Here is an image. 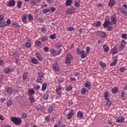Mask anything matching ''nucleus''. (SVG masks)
Returning <instances> with one entry per match:
<instances>
[{
  "mask_svg": "<svg viewBox=\"0 0 127 127\" xmlns=\"http://www.w3.org/2000/svg\"><path fill=\"white\" fill-rule=\"evenodd\" d=\"M35 45L37 46V47H39L40 46H41V42L39 41H36L35 42Z\"/></svg>",
  "mask_w": 127,
  "mask_h": 127,
  "instance_id": "nucleus-45",
  "label": "nucleus"
},
{
  "mask_svg": "<svg viewBox=\"0 0 127 127\" xmlns=\"http://www.w3.org/2000/svg\"><path fill=\"white\" fill-rule=\"evenodd\" d=\"M28 92L29 95L31 96H33V95L35 94V91L32 88L29 89L28 90Z\"/></svg>",
  "mask_w": 127,
  "mask_h": 127,
  "instance_id": "nucleus-18",
  "label": "nucleus"
},
{
  "mask_svg": "<svg viewBox=\"0 0 127 127\" xmlns=\"http://www.w3.org/2000/svg\"><path fill=\"white\" fill-rule=\"evenodd\" d=\"M49 11H50V9L46 8L43 9V13L45 14V13H47V12H49Z\"/></svg>",
  "mask_w": 127,
  "mask_h": 127,
  "instance_id": "nucleus-57",
  "label": "nucleus"
},
{
  "mask_svg": "<svg viewBox=\"0 0 127 127\" xmlns=\"http://www.w3.org/2000/svg\"><path fill=\"white\" fill-rule=\"evenodd\" d=\"M112 92L113 94H116L119 92V89L117 87H114L112 89Z\"/></svg>",
  "mask_w": 127,
  "mask_h": 127,
  "instance_id": "nucleus-34",
  "label": "nucleus"
},
{
  "mask_svg": "<svg viewBox=\"0 0 127 127\" xmlns=\"http://www.w3.org/2000/svg\"><path fill=\"white\" fill-rule=\"evenodd\" d=\"M47 88V84L46 83H44V84H42V91L44 92L45 90H46V88Z\"/></svg>",
  "mask_w": 127,
  "mask_h": 127,
  "instance_id": "nucleus-32",
  "label": "nucleus"
},
{
  "mask_svg": "<svg viewBox=\"0 0 127 127\" xmlns=\"http://www.w3.org/2000/svg\"><path fill=\"white\" fill-rule=\"evenodd\" d=\"M15 5V1L14 0H10L8 3V6L9 7L14 6Z\"/></svg>",
  "mask_w": 127,
  "mask_h": 127,
  "instance_id": "nucleus-15",
  "label": "nucleus"
},
{
  "mask_svg": "<svg viewBox=\"0 0 127 127\" xmlns=\"http://www.w3.org/2000/svg\"><path fill=\"white\" fill-rule=\"evenodd\" d=\"M56 93H57V95H58V96L61 97V93H62V92L61 91V89H58V88H57L56 89Z\"/></svg>",
  "mask_w": 127,
  "mask_h": 127,
  "instance_id": "nucleus-43",
  "label": "nucleus"
},
{
  "mask_svg": "<svg viewBox=\"0 0 127 127\" xmlns=\"http://www.w3.org/2000/svg\"><path fill=\"white\" fill-rule=\"evenodd\" d=\"M37 111H38V112H43V108L41 107V104H39L36 108Z\"/></svg>",
  "mask_w": 127,
  "mask_h": 127,
  "instance_id": "nucleus-33",
  "label": "nucleus"
},
{
  "mask_svg": "<svg viewBox=\"0 0 127 127\" xmlns=\"http://www.w3.org/2000/svg\"><path fill=\"white\" fill-rule=\"evenodd\" d=\"M100 25H101V21H98L93 23V26L98 27L100 26Z\"/></svg>",
  "mask_w": 127,
  "mask_h": 127,
  "instance_id": "nucleus-50",
  "label": "nucleus"
},
{
  "mask_svg": "<svg viewBox=\"0 0 127 127\" xmlns=\"http://www.w3.org/2000/svg\"><path fill=\"white\" fill-rule=\"evenodd\" d=\"M120 46H122V47H124L125 48L126 46V41L122 40Z\"/></svg>",
  "mask_w": 127,
  "mask_h": 127,
  "instance_id": "nucleus-58",
  "label": "nucleus"
},
{
  "mask_svg": "<svg viewBox=\"0 0 127 127\" xmlns=\"http://www.w3.org/2000/svg\"><path fill=\"white\" fill-rule=\"evenodd\" d=\"M120 70L121 72H124L127 70V69L125 67H122L120 68Z\"/></svg>",
  "mask_w": 127,
  "mask_h": 127,
  "instance_id": "nucleus-63",
  "label": "nucleus"
},
{
  "mask_svg": "<svg viewBox=\"0 0 127 127\" xmlns=\"http://www.w3.org/2000/svg\"><path fill=\"white\" fill-rule=\"evenodd\" d=\"M41 40L43 42H45V41H47V40H48V37L46 36H44L41 37Z\"/></svg>",
  "mask_w": 127,
  "mask_h": 127,
  "instance_id": "nucleus-41",
  "label": "nucleus"
},
{
  "mask_svg": "<svg viewBox=\"0 0 127 127\" xmlns=\"http://www.w3.org/2000/svg\"><path fill=\"white\" fill-rule=\"evenodd\" d=\"M11 23V20H10V19H8L6 20V24H7V26H8L9 24Z\"/></svg>",
  "mask_w": 127,
  "mask_h": 127,
  "instance_id": "nucleus-60",
  "label": "nucleus"
},
{
  "mask_svg": "<svg viewBox=\"0 0 127 127\" xmlns=\"http://www.w3.org/2000/svg\"><path fill=\"white\" fill-rule=\"evenodd\" d=\"M109 21L105 20L104 23L103 24V26L104 28H107L109 26Z\"/></svg>",
  "mask_w": 127,
  "mask_h": 127,
  "instance_id": "nucleus-36",
  "label": "nucleus"
},
{
  "mask_svg": "<svg viewBox=\"0 0 127 127\" xmlns=\"http://www.w3.org/2000/svg\"><path fill=\"white\" fill-rule=\"evenodd\" d=\"M12 104H13V101L11 100H8L6 102V105L7 107H11L12 106Z\"/></svg>",
  "mask_w": 127,
  "mask_h": 127,
  "instance_id": "nucleus-30",
  "label": "nucleus"
},
{
  "mask_svg": "<svg viewBox=\"0 0 127 127\" xmlns=\"http://www.w3.org/2000/svg\"><path fill=\"white\" fill-rule=\"evenodd\" d=\"M99 65L101 69H105V68H106V63L103 62H100Z\"/></svg>",
  "mask_w": 127,
  "mask_h": 127,
  "instance_id": "nucleus-27",
  "label": "nucleus"
},
{
  "mask_svg": "<svg viewBox=\"0 0 127 127\" xmlns=\"http://www.w3.org/2000/svg\"><path fill=\"white\" fill-rule=\"evenodd\" d=\"M113 60L114 61L110 64L111 67H113V66H116L117 65V63L118 62V56H115L114 58L113 57Z\"/></svg>",
  "mask_w": 127,
  "mask_h": 127,
  "instance_id": "nucleus-10",
  "label": "nucleus"
},
{
  "mask_svg": "<svg viewBox=\"0 0 127 127\" xmlns=\"http://www.w3.org/2000/svg\"><path fill=\"white\" fill-rule=\"evenodd\" d=\"M55 47L56 49H59V48H61V47H63L62 43H56Z\"/></svg>",
  "mask_w": 127,
  "mask_h": 127,
  "instance_id": "nucleus-20",
  "label": "nucleus"
},
{
  "mask_svg": "<svg viewBox=\"0 0 127 127\" xmlns=\"http://www.w3.org/2000/svg\"><path fill=\"white\" fill-rule=\"evenodd\" d=\"M50 39H56V34L54 33L50 36Z\"/></svg>",
  "mask_w": 127,
  "mask_h": 127,
  "instance_id": "nucleus-49",
  "label": "nucleus"
},
{
  "mask_svg": "<svg viewBox=\"0 0 127 127\" xmlns=\"http://www.w3.org/2000/svg\"><path fill=\"white\" fill-rule=\"evenodd\" d=\"M43 77H44V73L42 71L38 73V77L42 78Z\"/></svg>",
  "mask_w": 127,
  "mask_h": 127,
  "instance_id": "nucleus-40",
  "label": "nucleus"
},
{
  "mask_svg": "<svg viewBox=\"0 0 127 127\" xmlns=\"http://www.w3.org/2000/svg\"><path fill=\"white\" fill-rule=\"evenodd\" d=\"M29 101H30V103L31 104H33V103H34V102H35V98H34L33 97V96H30L29 98Z\"/></svg>",
  "mask_w": 127,
  "mask_h": 127,
  "instance_id": "nucleus-37",
  "label": "nucleus"
},
{
  "mask_svg": "<svg viewBox=\"0 0 127 127\" xmlns=\"http://www.w3.org/2000/svg\"><path fill=\"white\" fill-rule=\"evenodd\" d=\"M97 35L101 38H106L107 37V33L105 32H103L102 31H99L97 32Z\"/></svg>",
  "mask_w": 127,
  "mask_h": 127,
  "instance_id": "nucleus-5",
  "label": "nucleus"
},
{
  "mask_svg": "<svg viewBox=\"0 0 127 127\" xmlns=\"http://www.w3.org/2000/svg\"><path fill=\"white\" fill-rule=\"evenodd\" d=\"M103 49L105 52H108L109 51V50H110V48L107 45H103Z\"/></svg>",
  "mask_w": 127,
  "mask_h": 127,
  "instance_id": "nucleus-35",
  "label": "nucleus"
},
{
  "mask_svg": "<svg viewBox=\"0 0 127 127\" xmlns=\"http://www.w3.org/2000/svg\"><path fill=\"white\" fill-rule=\"evenodd\" d=\"M22 5V1L19 0L17 1V6L18 8H21Z\"/></svg>",
  "mask_w": 127,
  "mask_h": 127,
  "instance_id": "nucleus-38",
  "label": "nucleus"
},
{
  "mask_svg": "<svg viewBox=\"0 0 127 127\" xmlns=\"http://www.w3.org/2000/svg\"><path fill=\"white\" fill-rule=\"evenodd\" d=\"M44 100H48L49 98V95L48 93L44 94L43 96Z\"/></svg>",
  "mask_w": 127,
  "mask_h": 127,
  "instance_id": "nucleus-47",
  "label": "nucleus"
},
{
  "mask_svg": "<svg viewBox=\"0 0 127 127\" xmlns=\"http://www.w3.org/2000/svg\"><path fill=\"white\" fill-rule=\"evenodd\" d=\"M35 56L39 61H42L43 58L39 52H36L35 53Z\"/></svg>",
  "mask_w": 127,
  "mask_h": 127,
  "instance_id": "nucleus-12",
  "label": "nucleus"
},
{
  "mask_svg": "<svg viewBox=\"0 0 127 127\" xmlns=\"http://www.w3.org/2000/svg\"><path fill=\"white\" fill-rule=\"evenodd\" d=\"M45 121L47 123H49V122H50V115L45 117Z\"/></svg>",
  "mask_w": 127,
  "mask_h": 127,
  "instance_id": "nucleus-54",
  "label": "nucleus"
},
{
  "mask_svg": "<svg viewBox=\"0 0 127 127\" xmlns=\"http://www.w3.org/2000/svg\"><path fill=\"white\" fill-rule=\"evenodd\" d=\"M83 117H84L83 113H82L81 111H78L77 114V117L79 118H82Z\"/></svg>",
  "mask_w": 127,
  "mask_h": 127,
  "instance_id": "nucleus-29",
  "label": "nucleus"
},
{
  "mask_svg": "<svg viewBox=\"0 0 127 127\" xmlns=\"http://www.w3.org/2000/svg\"><path fill=\"white\" fill-rule=\"evenodd\" d=\"M107 103H106V106H107L108 107H110V106H112V102H111V100H107Z\"/></svg>",
  "mask_w": 127,
  "mask_h": 127,
  "instance_id": "nucleus-56",
  "label": "nucleus"
},
{
  "mask_svg": "<svg viewBox=\"0 0 127 127\" xmlns=\"http://www.w3.org/2000/svg\"><path fill=\"white\" fill-rule=\"evenodd\" d=\"M72 0H67L65 1V5H66L67 6H70V5L72 4Z\"/></svg>",
  "mask_w": 127,
  "mask_h": 127,
  "instance_id": "nucleus-39",
  "label": "nucleus"
},
{
  "mask_svg": "<svg viewBox=\"0 0 127 127\" xmlns=\"http://www.w3.org/2000/svg\"><path fill=\"white\" fill-rule=\"evenodd\" d=\"M111 54H117L118 53V48L117 47H114L113 49L111 51Z\"/></svg>",
  "mask_w": 127,
  "mask_h": 127,
  "instance_id": "nucleus-19",
  "label": "nucleus"
},
{
  "mask_svg": "<svg viewBox=\"0 0 127 127\" xmlns=\"http://www.w3.org/2000/svg\"><path fill=\"white\" fill-rule=\"evenodd\" d=\"M5 26H7L6 22L0 21V27L4 28V27H5Z\"/></svg>",
  "mask_w": 127,
  "mask_h": 127,
  "instance_id": "nucleus-23",
  "label": "nucleus"
},
{
  "mask_svg": "<svg viewBox=\"0 0 127 127\" xmlns=\"http://www.w3.org/2000/svg\"><path fill=\"white\" fill-rule=\"evenodd\" d=\"M27 118V113H24L22 114L21 119H26Z\"/></svg>",
  "mask_w": 127,
  "mask_h": 127,
  "instance_id": "nucleus-55",
  "label": "nucleus"
},
{
  "mask_svg": "<svg viewBox=\"0 0 127 127\" xmlns=\"http://www.w3.org/2000/svg\"><path fill=\"white\" fill-rule=\"evenodd\" d=\"M107 30H108V31H112V30H113V29H114V28L112 26H109L108 27H107Z\"/></svg>",
  "mask_w": 127,
  "mask_h": 127,
  "instance_id": "nucleus-62",
  "label": "nucleus"
},
{
  "mask_svg": "<svg viewBox=\"0 0 127 127\" xmlns=\"http://www.w3.org/2000/svg\"><path fill=\"white\" fill-rule=\"evenodd\" d=\"M25 47L26 48H30L31 47V43H26L25 45Z\"/></svg>",
  "mask_w": 127,
  "mask_h": 127,
  "instance_id": "nucleus-51",
  "label": "nucleus"
},
{
  "mask_svg": "<svg viewBox=\"0 0 127 127\" xmlns=\"http://www.w3.org/2000/svg\"><path fill=\"white\" fill-rule=\"evenodd\" d=\"M121 99L123 101H126L127 97L126 96V93L123 91L121 93Z\"/></svg>",
  "mask_w": 127,
  "mask_h": 127,
  "instance_id": "nucleus-26",
  "label": "nucleus"
},
{
  "mask_svg": "<svg viewBox=\"0 0 127 127\" xmlns=\"http://www.w3.org/2000/svg\"><path fill=\"white\" fill-rule=\"evenodd\" d=\"M28 18L29 20H30V21H32V20H33V15L31 14H29L28 16Z\"/></svg>",
  "mask_w": 127,
  "mask_h": 127,
  "instance_id": "nucleus-52",
  "label": "nucleus"
},
{
  "mask_svg": "<svg viewBox=\"0 0 127 127\" xmlns=\"http://www.w3.org/2000/svg\"><path fill=\"white\" fill-rule=\"evenodd\" d=\"M74 116V109H71V112L67 116V120H70Z\"/></svg>",
  "mask_w": 127,
  "mask_h": 127,
  "instance_id": "nucleus-16",
  "label": "nucleus"
},
{
  "mask_svg": "<svg viewBox=\"0 0 127 127\" xmlns=\"http://www.w3.org/2000/svg\"><path fill=\"white\" fill-rule=\"evenodd\" d=\"M13 88L10 87H7L5 89V93H7V94H8L9 95L12 94L13 93Z\"/></svg>",
  "mask_w": 127,
  "mask_h": 127,
  "instance_id": "nucleus-6",
  "label": "nucleus"
},
{
  "mask_svg": "<svg viewBox=\"0 0 127 127\" xmlns=\"http://www.w3.org/2000/svg\"><path fill=\"white\" fill-rule=\"evenodd\" d=\"M125 117L120 116L117 118L116 120V123H118V124L124 123V122H125Z\"/></svg>",
  "mask_w": 127,
  "mask_h": 127,
  "instance_id": "nucleus-11",
  "label": "nucleus"
},
{
  "mask_svg": "<svg viewBox=\"0 0 127 127\" xmlns=\"http://www.w3.org/2000/svg\"><path fill=\"white\" fill-rule=\"evenodd\" d=\"M58 84H61V83H63V82H64V78L60 77V78H58Z\"/></svg>",
  "mask_w": 127,
  "mask_h": 127,
  "instance_id": "nucleus-42",
  "label": "nucleus"
},
{
  "mask_svg": "<svg viewBox=\"0 0 127 127\" xmlns=\"http://www.w3.org/2000/svg\"><path fill=\"white\" fill-rule=\"evenodd\" d=\"M21 18L23 23H26L27 22V18H28V15H27V13H25L22 15Z\"/></svg>",
  "mask_w": 127,
  "mask_h": 127,
  "instance_id": "nucleus-9",
  "label": "nucleus"
},
{
  "mask_svg": "<svg viewBox=\"0 0 127 127\" xmlns=\"http://www.w3.org/2000/svg\"><path fill=\"white\" fill-rule=\"evenodd\" d=\"M31 62L33 64H38V60L35 58L31 59Z\"/></svg>",
  "mask_w": 127,
  "mask_h": 127,
  "instance_id": "nucleus-25",
  "label": "nucleus"
},
{
  "mask_svg": "<svg viewBox=\"0 0 127 127\" xmlns=\"http://www.w3.org/2000/svg\"><path fill=\"white\" fill-rule=\"evenodd\" d=\"M73 59V56L71 54H68L66 56V58L65 60V63L66 65H70L71 64V61Z\"/></svg>",
  "mask_w": 127,
  "mask_h": 127,
  "instance_id": "nucleus-4",
  "label": "nucleus"
},
{
  "mask_svg": "<svg viewBox=\"0 0 127 127\" xmlns=\"http://www.w3.org/2000/svg\"><path fill=\"white\" fill-rule=\"evenodd\" d=\"M68 31H73V30H75V28L73 27V26H69L67 28Z\"/></svg>",
  "mask_w": 127,
  "mask_h": 127,
  "instance_id": "nucleus-53",
  "label": "nucleus"
},
{
  "mask_svg": "<svg viewBox=\"0 0 127 127\" xmlns=\"http://www.w3.org/2000/svg\"><path fill=\"white\" fill-rule=\"evenodd\" d=\"M120 11L124 15L127 16V4H123L122 7L120 8Z\"/></svg>",
  "mask_w": 127,
  "mask_h": 127,
  "instance_id": "nucleus-3",
  "label": "nucleus"
},
{
  "mask_svg": "<svg viewBox=\"0 0 127 127\" xmlns=\"http://www.w3.org/2000/svg\"><path fill=\"white\" fill-rule=\"evenodd\" d=\"M80 93L81 95H86V93H88V90L86 88H82L81 90Z\"/></svg>",
  "mask_w": 127,
  "mask_h": 127,
  "instance_id": "nucleus-22",
  "label": "nucleus"
},
{
  "mask_svg": "<svg viewBox=\"0 0 127 127\" xmlns=\"http://www.w3.org/2000/svg\"><path fill=\"white\" fill-rule=\"evenodd\" d=\"M74 5V6H75V7H80V2L78 1H75Z\"/></svg>",
  "mask_w": 127,
  "mask_h": 127,
  "instance_id": "nucleus-44",
  "label": "nucleus"
},
{
  "mask_svg": "<svg viewBox=\"0 0 127 127\" xmlns=\"http://www.w3.org/2000/svg\"><path fill=\"white\" fill-rule=\"evenodd\" d=\"M10 120L16 126H19L21 124V118L16 117H11Z\"/></svg>",
  "mask_w": 127,
  "mask_h": 127,
  "instance_id": "nucleus-1",
  "label": "nucleus"
},
{
  "mask_svg": "<svg viewBox=\"0 0 127 127\" xmlns=\"http://www.w3.org/2000/svg\"><path fill=\"white\" fill-rule=\"evenodd\" d=\"M76 52L78 55H81V59H84L87 57L88 56V54H87L86 53H85V51L84 50H81L80 49H77L76 50Z\"/></svg>",
  "mask_w": 127,
  "mask_h": 127,
  "instance_id": "nucleus-2",
  "label": "nucleus"
},
{
  "mask_svg": "<svg viewBox=\"0 0 127 127\" xmlns=\"http://www.w3.org/2000/svg\"><path fill=\"white\" fill-rule=\"evenodd\" d=\"M73 89V87L71 85H69L65 89V91H67V92H70V91H72Z\"/></svg>",
  "mask_w": 127,
  "mask_h": 127,
  "instance_id": "nucleus-46",
  "label": "nucleus"
},
{
  "mask_svg": "<svg viewBox=\"0 0 127 127\" xmlns=\"http://www.w3.org/2000/svg\"><path fill=\"white\" fill-rule=\"evenodd\" d=\"M116 5V1L115 0H110L108 3V5L110 7H113Z\"/></svg>",
  "mask_w": 127,
  "mask_h": 127,
  "instance_id": "nucleus-14",
  "label": "nucleus"
},
{
  "mask_svg": "<svg viewBox=\"0 0 127 127\" xmlns=\"http://www.w3.org/2000/svg\"><path fill=\"white\" fill-rule=\"evenodd\" d=\"M43 82V79L42 78L38 77L37 78V80L36 81V83H37L38 84H39V83L40 84H42Z\"/></svg>",
  "mask_w": 127,
  "mask_h": 127,
  "instance_id": "nucleus-31",
  "label": "nucleus"
},
{
  "mask_svg": "<svg viewBox=\"0 0 127 127\" xmlns=\"http://www.w3.org/2000/svg\"><path fill=\"white\" fill-rule=\"evenodd\" d=\"M43 50L44 51H45V52L47 53V52L49 51V48H48V47H45L43 48Z\"/></svg>",
  "mask_w": 127,
  "mask_h": 127,
  "instance_id": "nucleus-61",
  "label": "nucleus"
},
{
  "mask_svg": "<svg viewBox=\"0 0 127 127\" xmlns=\"http://www.w3.org/2000/svg\"><path fill=\"white\" fill-rule=\"evenodd\" d=\"M111 21L113 23V24H117V20L116 17H113L111 18Z\"/></svg>",
  "mask_w": 127,
  "mask_h": 127,
  "instance_id": "nucleus-48",
  "label": "nucleus"
},
{
  "mask_svg": "<svg viewBox=\"0 0 127 127\" xmlns=\"http://www.w3.org/2000/svg\"><path fill=\"white\" fill-rule=\"evenodd\" d=\"M54 108H55V106H51L49 107L48 113H51L53 111H54Z\"/></svg>",
  "mask_w": 127,
  "mask_h": 127,
  "instance_id": "nucleus-24",
  "label": "nucleus"
},
{
  "mask_svg": "<svg viewBox=\"0 0 127 127\" xmlns=\"http://www.w3.org/2000/svg\"><path fill=\"white\" fill-rule=\"evenodd\" d=\"M28 75V71H25L23 74V80H26L27 79Z\"/></svg>",
  "mask_w": 127,
  "mask_h": 127,
  "instance_id": "nucleus-28",
  "label": "nucleus"
},
{
  "mask_svg": "<svg viewBox=\"0 0 127 127\" xmlns=\"http://www.w3.org/2000/svg\"><path fill=\"white\" fill-rule=\"evenodd\" d=\"M53 70L55 71V72H58V71L60 70V68H59V65L58 64L57 62H55L53 64Z\"/></svg>",
  "mask_w": 127,
  "mask_h": 127,
  "instance_id": "nucleus-7",
  "label": "nucleus"
},
{
  "mask_svg": "<svg viewBox=\"0 0 127 127\" xmlns=\"http://www.w3.org/2000/svg\"><path fill=\"white\" fill-rule=\"evenodd\" d=\"M14 71L13 68L6 67L4 69L3 72L5 74H8V73H11Z\"/></svg>",
  "mask_w": 127,
  "mask_h": 127,
  "instance_id": "nucleus-8",
  "label": "nucleus"
},
{
  "mask_svg": "<svg viewBox=\"0 0 127 127\" xmlns=\"http://www.w3.org/2000/svg\"><path fill=\"white\" fill-rule=\"evenodd\" d=\"M12 25H14V27H20V26L19 25H18V24L16 22H14Z\"/></svg>",
  "mask_w": 127,
  "mask_h": 127,
  "instance_id": "nucleus-59",
  "label": "nucleus"
},
{
  "mask_svg": "<svg viewBox=\"0 0 127 127\" xmlns=\"http://www.w3.org/2000/svg\"><path fill=\"white\" fill-rule=\"evenodd\" d=\"M109 96H110V94H109V92L108 91H106L104 93V100L106 101H108L110 100V98H109Z\"/></svg>",
  "mask_w": 127,
  "mask_h": 127,
  "instance_id": "nucleus-21",
  "label": "nucleus"
},
{
  "mask_svg": "<svg viewBox=\"0 0 127 127\" xmlns=\"http://www.w3.org/2000/svg\"><path fill=\"white\" fill-rule=\"evenodd\" d=\"M84 87H85V88H87L88 90L92 89V86H91V82L89 81H87L85 82Z\"/></svg>",
  "mask_w": 127,
  "mask_h": 127,
  "instance_id": "nucleus-13",
  "label": "nucleus"
},
{
  "mask_svg": "<svg viewBox=\"0 0 127 127\" xmlns=\"http://www.w3.org/2000/svg\"><path fill=\"white\" fill-rule=\"evenodd\" d=\"M122 38L124 39L127 40V34H123L122 35Z\"/></svg>",
  "mask_w": 127,
  "mask_h": 127,
  "instance_id": "nucleus-64",
  "label": "nucleus"
},
{
  "mask_svg": "<svg viewBox=\"0 0 127 127\" xmlns=\"http://www.w3.org/2000/svg\"><path fill=\"white\" fill-rule=\"evenodd\" d=\"M50 52L53 57H56V50H54V49H52L50 50Z\"/></svg>",
  "mask_w": 127,
  "mask_h": 127,
  "instance_id": "nucleus-17",
  "label": "nucleus"
}]
</instances>
